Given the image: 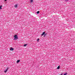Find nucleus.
Masks as SVG:
<instances>
[{
	"mask_svg": "<svg viewBox=\"0 0 75 75\" xmlns=\"http://www.w3.org/2000/svg\"><path fill=\"white\" fill-rule=\"evenodd\" d=\"M14 40H17V39H18V37H17V35H15L14 36Z\"/></svg>",
	"mask_w": 75,
	"mask_h": 75,
	"instance_id": "f257e3e1",
	"label": "nucleus"
},
{
	"mask_svg": "<svg viewBox=\"0 0 75 75\" xmlns=\"http://www.w3.org/2000/svg\"><path fill=\"white\" fill-rule=\"evenodd\" d=\"M18 4H16L14 6L15 8H17V7L18 6Z\"/></svg>",
	"mask_w": 75,
	"mask_h": 75,
	"instance_id": "f03ea898",
	"label": "nucleus"
},
{
	"mask_svg": "<svg viewBox=\"0 0 75 75\" xmlns=\"http://www.w3.org/2000/svg\"><path fill=\"white\" fill-rule=\"evenodd\" d=\"M7 70H8V68H6V69L4 71V72H6Z\"/></svg>",
	"mask_w": 75,
	"mask_h": 75,
	"instance_id": "7ed1b4c3",
	"label": "nucleus"
},
{
	"mask_svg": "<svg viewBox=\"0 0 75 75\" xmlns=\"http://www.w3.org/2000/svg\"><path fill=\"white\" fill-rule=\"evenodd\" d=\"M10 51H13V50H14V48H12V47H11L10 50Z\"/></svg>",
	"mask_w": 75,
	"mask_h": 75,
	"instance_id": "20e7f679",
	"label": "nucleus"
},
{
	"mask_svg": "<svg viewBox=\"0 0 75 75\" xmlns=\"http://www.w3.org/2000/svg\"><path fill=\"white\" fill-rule=\"evenodd\" d=\"M45 32H44L43 33H42V34L41 35H42H42H44V34H45Z\"/></svg>",
	"mask_w": 75,
	"mask_h": 75,
	"instance_id": "39448f33",
	"label": "nucleus"
},
{
	"mask_svg": "<svg viewBox=\"0 0 75 75\" xmlns=\"http://www.w3.org/2000/svg\"><path fill=\"white\" fill-rule=\"evenodd\" d=\"M20 60H18L17 61V63H18L19 62H20Z\"/></svg>",
	"mask_w": 75,
	"mask_h": 75,
	"instance_id": "423d86ee",
	"label": "nucleus"
},
{
	"mask_svg": "<svg viewBox=\"0 0 75 75\" xmlns=\"http://www.w3.org/2000/svg\"><path fill=\"white\" fill-rule=\"evenodd\" d=\"M57 69H59V66L58 67H57Z\"/></svg>",
	"mask_w": 75,
	"mask_h": 75,
	"instance_id": "0eeeda50",
	"label": "nucleus"
},
{
	"mask_svg": "<svg viewBox=\"0 0 75 75\" xmlns=\"http://www.w3.org/2000/svg\"><path fill=\"white\" fill-rule=\"evenodd\" d=\"M37 14H39V13H40V11H38L37 12Z\"/></svg>",
	"mask_w": 75,
	"mask_h": 75,
	"instance_id": "6e6552de",
	"label": "nucleus"
},
{
	"mask_svg": "<svg viewBox=\"0 0 75 75\" xmlns=\"http://www.w3.org/2000/svg\"><path fill=\"white\" fill-rule=\"evenodd\" d=\"M2 7V5H1V6H0V9H1V7Z\"/></svg>",
	"mask_w": 75,
	"mask_h": 75,
	"instance_id": "1a4fd4ad",
	"label": "nucleus"
},
{
	"mask_svg": "<svg viewBox=\"0 0 75 75\" xmlns=\"http://www.w3.org/2000/svg\"><path fill=\"white\" fill-rule=\"evenodd\" d=\"M47 35V33L45 34L44 35V37H45V36H46Z\"/></svg>",
	"mask_w": 75,
	"mask_h": 75,
	"instance_id": "9d476101",
	"label": "nucleus"
},
{
	"mask_svg": "<svg viewBox=\"0 0 75 75\" xmlns=\"http://www.w3.org/2000/svg\"><path fill=\"white\" fill-rule=\"evenodd\" d=\"M64 75H67V73H66L65 74H64Z\"/></svg>",
	"mask_w": 75,
	"mask_h": 75,
	"instance_id": "9b49d317",
	"label": "nucleus"
},
{
	"mask_svg": "<svg viewBox=\"0 0 75 75\" xmlns=\"http://www.w3.org/2000/svg\"><path fill=\"white\" fill-rule=\"evenodd\" d=\"M26 46H27V44H25L24 45V47H26Z\"/></svg>",
	"mask_w": 75,
	"mask_h": 75,
	"instance_id": "f8f14e48",
	"label": "nucleus"
},
{
	"mask_svg": "<svg viewBox=\"0 0 75 75\" xmlns=\"http://www.w3.org/2000/svg\"><path fill=\"white\" fill-rule=\"evenodd\" d=\"M39 40H40V39H38V42L39 41Z\"/></svg>",
	"mask_w": 75,
	"mask_h": 75,
	"instance_id": "ddd939ff",
	"label": "nucleus"
},
{
	"mask_svg": "<svg viewBox=\"0 0 75 75\" xmlns=\"http://www.w3.org/2000/svg\"><path fill=\"white\" fill-rule=\"evenodd\" d=\"M33 0H31V2H33Z\"/></svg>",
	"mask_w": 75,
	"mask_h": 75,
	"instance_id": "4468645a",
	"label": "nucleus"
},
{
	"mask_svg": "<svg viewBox=\"0 0 75 75\" xmlns=\"http://www.w3.org/2000/svg\"><path fill=\"white\" fill-rule=\"evenodd\" d=\"M68 0H65V1H68Z\"/></svg>",
	"mask_w": 75,
	"mask_h": 75,
	"instance_id": "2eb2a0df",
	"label": "nucleus"
},
{
	"mask_svg": "<svg viewBox=\"0 0 75 75\" xmlns=\"http://www.w3.org/2000/svg\"><path fill=\"white\" fill-rule=\"evenodd\" d=\"M5 1H7V0H4Z\"/></svg>",
	"mask_w": 75,
	"mask_h": 75,
	"instance_id": "dca6fc26",
	"label": "nucleus"
}]
</instances>
